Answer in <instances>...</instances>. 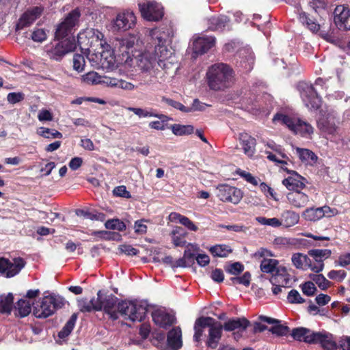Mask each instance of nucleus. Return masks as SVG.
<instances>
[{
	"instance_id": "obj_1",
	"label": "nucleus",
	"mask_w": 350,
	"mask_h": 350,
	"mask_svg": "<svg viewBox=\"0 0 350 350\" xmlns=\"http://www.w3.org/2000/svg\"><path fill=\"white\" fill-rule=\"evenodd\" d=\"M234 77L232 68L224 63L214 64L206 72L208 85L211 90L215 91L230 88L233 83Z\"/></svg>"
},
{
	"instance_id": "obj_2",
	"label": "nucleus",
	"mask_w": 350,
	"mask_h": 350,
	"mask_svg": "<svg viewBox=\"0 0 350 350\" xmlns=\"http://www.w3.org/2000/svg\"><path fill=\"white\" fill-rule=\"evenodd\" d=\"M275 124L286 126L293 134L305 138H311L314 127L308 122L298 117L284 113H277L273 118Z\"/></svg>"
},
{
	"instance_id": "obj_3",
	"label": "nucleus",
	"mask_w": 350,
	"mask_h": 350,
	"mask_svg": "<svg viewBox=\"0 0 350 350\" xmlns=\"http://www.w3.org/2000/svg\"><path fill=\"white\" fill-rule=\"evenodd\" d=\"M64 305L63 297L56 295H49L40 299L33 306V313L39 319L47 318L62 308Z\"/></svg>"
},
{
	"instance_id": "obj_4",
	"label": "nucleus",
	"mask_w": 350,
	"mask_h": 350,
	"mask_svg": "<svg viewBox=\"0 0 350 350\" xmlns=\"http://www.w3.org/2000/svg\"><path fill=\"white\" fill-rule=\"evenodd\" d=\"M119 312L125 319L141 322L145 319L147 306L139 301H122L119 304Z\"/></svg>"
},
{
	"instance_id": "obj_5",
	"label": "nucleus",
	"mask_w": 350,
	"mask_h": 350,
	"mask_svg": "<svg viewBox=\"0 0 350 350\" xmlns=\"http://www.w3.org/2000/svg\"><path fill=\"white\" fill-rule=\"evenodd\" d=\"M118 298L110 294H103L101 291L97 293L96 304L94 310H103L112 320H116L119 317V304Z\"/></svg>"
},
{
	"instance_id": "obj_6",
	"label": "nucleus",
	"mask_w": 350,
	"mask_h": 350,
	"mask_svg": "<svg viewBox=\"0 0 350 350\" xmlns=\"http://www.w3.org/2000/svg\"><path fill=\"white\" fill-rule=\"evenodd\" d=\"M76 47L74 38H66L45 46L44 50L50 59L60 61L66 54L73 51Z\"/></svg>"
},
{
	"instance_id": "obj_7",
	"label": "nucleus",
	"mask_w": 350,
	"mask_h": 350,
	"mask_svg": "<svg viewBox=\"0 0 350 350\" xmlns=\"http://www.w3.org/2000/svg\"><path fill=\"white\" fill-rule=\"evenodd\" d=\"M150 36L155 44V55L158 57V64L161 66V63L170 57L172 54L171 51L168 50L165 46L166 39L168 38L169 33L156 28L150 31Z\"/></svg>"
},
{
	"instance_id": "obj_8",
	"label": "nucleus",
	"mask_w": 350,
	"mask_h": 350,
	"mask_svg": "<svg viewBox=\"0 0 350 350\" xmlns=\"http://www.w3.org/2000/svg\"><path fill=\"white\" fill-rule=\"evenodd\" d=\"M103 38L104 35L98 29L88 28L78 34L77 42L80 47L85 49L98 45L103 47L106 44Z\"/></svg>"
},
{
	"instance_id": "obj_9",
	"label": "nucleus",
	"mask_w": 350,
	"mask_h": 350,
	"mask_svg": "<svg viewBox=\"0 0 350 350\" xmlns=\"http://www.w3.org/2000/svg\"><path fill=\"white\" fill-rule=\"evenodd\" d=\"M298 88L306 107L310 110H317L321 105V99L317 95V90L306 82H300Z\"/></svg>"
},
{
	"instance_id": "obj_10",
	"label": "nucleus",
	"mask_w": 350,
	"mask_h": 350,
	"mask_svg": "<svg viewBox=\"0 0 350 350\" xmlns=\"http://www.w3.org/2000/svg\"><path fill=\"white\" fill-rule=\"evenodd\" d=\"M80 12L75 9L70 12L65 19L59 23L55 30V38H64L72 33L73 28L78 24Z\"/></svg>"
},
{
	"instance_id": "obj_11",
	"label": "nucleus",
	"mask_w": 350,
	"mask_h": 350,
	"mask_svg": "<svg viewBox=\"0 0 350 350\" xmlns=\"http://www.w3.org/2000/svg\"><path fill=\"white\" fill-rule=\"evenodd\" d=\"M142 16L149 21H158L163 16L162 5L155 1H146L138 4Z\"/></svg>"
},
{
	"instance_id": "obj_12",
	"label": "nucleus",
	"mask_w": 350,
	"mask_h": 350,
	"mask_svg": "<svg viewBox=\"0 0 350 350\" xmlns=\"http://www.w3.org/2000/svg\"><path fill=\"white\" fill-rule=\"evenodd\" d=\"M217 196L224 202L237 204L243 198L241 189L229 185H219L216 188Z\"/></svg>"
},
{
	"instance_id": "obj_13",
	"label": "nucleus",
	"mask_w": 350,
	"mask_h": 350,
	"mask_svg": "<svg viewBox=\"0 0 350 350\" xmlns=\"http://www.w3.org/2000/svg\"><path fill=\"white\" fill-rule=\"evenodd\" d=\"M137 18L131 10H124L119 12L113 21V27L117 30L126 31L132 29L136 24Z\"/></svg>"
},
{
	"instance_id": "obj_14",
	"label": "nucleus",
	"mask_w": 350,
	"mask_h": 350,
	"mask_svg": "<svg viewBox=\"0 0 350 350\" xmlns=\"http://www.w3.org/2000/svg\"><path fill=\"white\" fill-rule=\"evenodd\" d=\"M338 119L334 112H329L323 116L318 120L319 128L330 137H335L338 134Z\"/></svg>"
},
{
	"instance_id": "obj_15",
	"label": "nucleus",
	"mask_w": 350,
	"mask_h": 350,
	"mask_svg": "<svg viewBox=\"0 0 350 350\" xmlns=\"http://www.w3.org/2000/svg\"><path fill=\"white\" fill-rule=\"evenodd\" d=\"M25 266V261L21 258H14L12 261L0 258V273L7 278L18 274Z\"/></svg>"
},
{
	"instance_id": "obj_16",
	"label": "nucleus",
	"mask_w": 350,
	"mask_h": 350,
	"mask_svg": "<svg viewBox=\"0 0 350 350\" xmlns=\"http://www.w3.org/2000/svg\"><path fill=\"white\" fill-rule=\"evenodd\" d=\"M43 12V8L36 6L27 10L19 18L16 24V30L23 29L32 25Z\"/></svg>"
},
{
	"instance_id": "obj_17",
	"label": "nucleus",
	"mask_w": 350,
	"mask_h": 350,
	"mask_svg": "<svg viewBox=\"0 0 350 350\" xmlns=\"http://www.w3.org/2000/svg\"><path fill=\"white\" fill-rule=\"evenodd\" d=\"M334 22L339 29L350 30V9L338 5L334 10Z\"/></svg>"
},
{
	"instance_id": "obj_18",
	"label": "nucleus",
	"mask_w": 350,
	"mask_h": 350,
	"mask_svg": "<svg viewBox=\"0 0 350 350\" xmlns=\"http://www.w3.org/2000/svg\"><path fill=\"white\" fill-rule=\"evenodd\" d=\"M312 344H319L325 350H335L338 347L334 336L325 331L314 332Z\"/></svg>"
},
{
	"instance_id": "obj_19",
	"label": "nucleus",
	"mask_w": 350,
	"mask_h": 350,
	"mask_svg": "<svg viewBox=\"0 0 350 350\" xmlns=\"http://www.w3.org/2000/svg\"><path fill=\"white\" fill-rule=\"evenodd\" d=\"M331 254V250L327 249L310 250L308 254L315 260V262L312 264V271L316 273L321 271L324 267L323 260L328 258Z\"/></svg>"
},
{
	"instance_id": "obj_20",
	"label": "nucleus",
	"mask_w": 350,
	"mask_h": 350,
	"mask_svg": "<svg viewBox=\"0 0 350 350\" xmlns=\"http://www.w3.org/2000/svg\"><path fill=\"white\" fill-rule=\"evenodd\" d=\"M154 323L160 327L167 328L174 323V317L164 309H157L152 313Z\"/></svg>"
},
{
	"instance_id": "obj_21",
	"label": "nucleus",
	"mask_w": 350,
	"mask_h": 350,
	"mask_svg": "<svg viewBox=\"0 0 350 350\" xmlns=\"http://www.w3.org/2000/svg\"><path fill=\"white\" fill-rule=\"evenodd\" d=\"M215 43V38L213 36H202L194 40L193 42V51L196 55H202L211 49Z\"/></svg>"
},
{
	"instance_id": "obj_22",
	"label": "nucleus",
	"mask_w": 350,
	"mask_h": 350,
	"mask_svg": "<svg viewBox=\"0 0 350 350\" xmlns=\"http://www.w3.org/2000/svg\"><path fill=\"white\" fill-rule=\"evenodd\" d=\"M306 179L295 172H293L291 176L282 180V184L292 191L304 189L306 187Z\"/></svg>"
},
{
	"instance_id": "obj_23",
	"label": "nucleus",
	"mask_w": 350,
	"mask_h": 350,
	"mask_svg": "<svg viewBox=\"0 0 350 350\" xmlns=\"http://www.w3.org/2000/svg\"><path fill=\"white\" fill-rule=\"evenodd\" d=\"M288 203L295 208H300L306 206L309 202V197L300 191L289 192L287 196Z\"/></svg>"
},
{
	"instance_id": "obj_24",
	"label": "nucleus",
	"mask_w": 350,
	"mask_h": 350,
	"mask_svg": "<svg viewBox=\"0 0 350 350\" xmlns=\"http://www.w3.org/2000/svg\"><path fill=\"white\" fill-rule=\"evenodd\" d=\"M156 57L149 52H144L136 59L137 67L142 71L148 72L152 69L156 64Z\"/></svg>"
},
{
	"instance_id": "obj_25",
	"label": "nucleus",
	"mask_w": 350,
	"mask_h": 350,
	"mask_svg": "<svg viewBox=\"0 0 350 350\" xmlns=\"http://www.w3.org/2000/svg\"><path fill=\"white\" fill-rule=\"evenodd\" d=\"M208 327L207 345L212 349H215L221 338L223 327L220 323H215V321Z\"/></svg>"
},
{
	"instance_id": "obj_26",
	"label": "nucleus",
	"mask_w": 350,
	"mask_h": 350,
	"mask_svg": "<svg viewBox=\"0 0 350 350\" xmlns=\"http://www.w3.org/2000/svg\"><path fill=\"white\" fill-rule=\"evenodd\" d=\"M272 284L288 286L291 282L290 275L284 267L280 266L270 278Z\"/></svg>"
},
{
	"instance_id": "obj_27",
	"label": "nucleus",
	"mask_w": 350,
	"mask_h": 350,
	"mask_svg": "<svg viewBox=\"0 0 350 350\" xmlns=\"http://www.w3.org/2000/svg\"><path fill=\"white\" fill-rule=\"evenodd\" d=\"M138 41L137 38L134 35H129L121 39L116 40V46L119 48V51L122 54L126 53L127 55L130 51H133L136 42Z\"/></svg>"
},
{
	"instance_id": "obj_28",
	"label": "nucleus",
	"mask_w": 350,
	"mask_h": 350,
	"mask_svg": "<svg viewBox=\"0 0 350 350\" xmlns=\"http://www.w3.org/2000/svg\"><path fill=\"white\" fill-rule=\"evenodd\" d=\"M250 324V321L244 317L231 319L224 323V329L228 332L236 329H238L239 332H243L246 329Z\"/></svg>"
},
{
	"instance_id": "obj_29",
	"label": "nucleus",
	"mask_w": 350,
	"mask_h": 350,
	"mask_svg": "<svg viewBox=\"0 0 350 350\" xmlns=\"http://www.w3.org/2000/svg\"><path fill=\"white\" fill-rule=\"evenodd\" d=\"M314 334V332L305 327L295 328L291 332L295 340L308 344H312Z\"/></svg>"
},
{
	"instance_id": "obj_30",
	"label": "nucleus",
	"mask_w": 350,
	"mask_h": 350,
	"mask_svg": "<svg viewBox=\"0 0 350 350\" xmlns=\"http://www.w3.org/2000/svg\"><path fill=\"white\" fill-rule=\"evenodd\" d=\"M187 235L181 227L175 226L170 233L171 241L175 247H185L187 242L185 239Z\"/></svg>"
},
{
	"instance_id": "obj_31",
	"label": "nucleus",
	"mask_w": 350,
	"mask_h": 350,
	"mask_svg": "<svg viewBox=\"0 0 350 350\" xmlns=\"http://www.w3.org/2000/svg\"><path fill=\"white\" fill-rule=\"evenodd\" d=\"M293 265L297 268L302 270L310 269L312 270V263L309 257L302 253H295L291 258Z\"/></svg>"
},
{
	"instance_id": "obj_32",
	"label": "nucleus",
	"mask_w": 350,
	"mask_h": 350,
	"mask_svg": "<svg viewBox=\"0 0 350 350\" xmlns=\"http://www.w3.org/2000/svg\"><path fill=\"white\" fill-rule=\"evenodd\" d=\"M239 139L244 152L249 156H252L254 154L255 150V138L249 135L246 133H242L240 134Z\"/></svg>"
},
{
	"instance_id": "obj_33",
	"label": "nucleus",
	"mask_w": 350,
	"mask_h": 350,
	"mask_svg": "<svg viewBox=\"0 0 350 350\" xmlns=\"http://www.w3.org/2000/svg\"><path fill=\"white\" fill-rule=\"evenodd\" d=\"M214 319L211 317H200L196 321L194 325L195 334L193 338L196 341H198L203 334V328L209 326L213 323Z\"/></svg>"
},
{
	"instance_id": "obj_34",
	"label": "nucleus",
	"mask_w": 350,
	"mask_h": 350,
	"mask_svg": "<svg viewBox=\"0 0 350 350\" xmlns=\"http://www.w3.org/2000/svg\"><path fill=\"white\" fill-rule=\"evenodd\" d=\"M299 215L298 213L293 211H285L281 215L280 219L281 226H284L286 228L291 227L295 226L299 222Z\"/></svg>"
},
{
	"instance_id": "obj_35",
	"label": "nucleus",
	"mask_w": 350,
	"mask_h": 350,
	"mask_svg": "<svg viewBox=\"0 0 350 350\" xmlns=\"http://www.w3.org/2000/svg\"><path fill=\"white\" fill-rule=\"evenodd\" d=\"M170 347L177 350L182 346L181 330L180 327H176L169 332L167 339Z\"/></svg>"
},
{
	"instance_id": "obj_36",
	"label": "nucleus",
	"mask_w": 350,
	"mask_h": 350,
	"mask_svg": "<svg viewBox=\"0 0 350 350\" xmlns=\"http://www.w3.org/2000/svg\"><path fill=\"white\" fill-rule=\"evenodd\" d=\"M299 14V21L312 32H317L320 29V25L314 19L310 18L309 15L303 11L297 9Z\"/></svg>"
},
{
	"instance_id": "obj_37",
	"label": "nucleus",
	"mask_w": 350,
	"mask_h": 350,
	"mask_svg": "<svg viewBox=\"0 0 350 350\" xmlns=\"http://www.w3.org/2000/svg\"><path fill=\"white\" fill-rule=\"evenodd\" d=\"M129 111L133 112L136 116L139 118H148V117H154L159 119H161L163 120H168V117L163 115L158 114L154 112L152 109L147 110L142 108H137V107H128Z\"/></svg>"
},
{
	"instance_id": "obj_38",
	"label": "nucleus",
	"mask_w": 350,
	"mask_h": 350,
	"mask_svg": "<svg viewBox=\"0 0 350 350\" xmlns=\"http://www.w3.org/2000/svg\"><path fill=\"white\" fill-rule=\"evenodd\" d=\"M208 29L213 31L222 30L229 23L226 16H213L208 19Z\"/></svg>"
},
{
	"instance_id": "obj_39",
	"label": "nucleus",
	"mask_w": 350,
	"mask_h": 350,
	"mask_svg": "<svg viewBox=\"0 0 350 350\" xmlns=\"http://www.w3.org/2000/svg\"><path fill=\"white\" fill-rule=\"evenodd\" d=\"M278 261L275 259L264 258L261 262L260 268L263 273L273 275L277 270Z\"/></svg>"
},
{
	"instance_id": "obj_40",
	"label": "nucleus",
	"mask_w": 350,
	"mask_h": 350,
	"mask_svg": "<svg viewBox=\"0 0 350 350\" xmlns=\"http://www.w3.org/2000/svg\"><path fill=\"white\" fill-rule=\"evenodd\" d=\"M36 133L39 136L48 139H62L63 137L62 133L58 131L44 126L39 127L36 131Z\"/></svg>"
},
{
	"instance_id": "obj_41",
	"label": "nucleus",
	"mask_w": 350,
	"mask_h": 350,
	"mask_svg": "<svg viewBox=\"0 0 350 350\" xmlns=\"http://www.w3.org/2000/svg\"><path fill=\"white\" fill-rule=\"evenodd\" d=\"M209 252L213 256L225 258L232 252V250L227 245H216L211 247Z\"/></svg>"
},
{
	"instance_id": "obj_42",
	"label": "nucleus",
	"mask_w": 350,
	"mask_h": 350,
	"mask_svg": "<svg viewBox=\"0 0 350 350\" xmlns=\"http://www.w3.org/2000/svg\"><path fill=\"white\" fill-rule=\"evenodd\" d=\"M13 305V295L8 293L7 295H0V312L10 313Z\"/></svg>"
},
{
	"instance_id": "obj_43",
	"label": "nucleus",
	"mask_w": 350,
	"mask_h": 350,
	"mask_svg": "<svg viewBox=\"0 0 350 350\" xmlns=\"http://www.w3.org/2000/svg\"><path fill=\"white\" fill-rule=\"evenodd\" d=\"M16 310L21 317H27L31 311V304L25 298H22L18 301Z\"/></svg>"
},
{
	"instance_id": "obj_44",
	"label": "nucleus",
	"mask_w": 350,
	"mask_h": 350,
	"mask_svg": "<svg viewBox=\"0 0 350 350\" xmlns=\"http://www.w3.org/2000/svg\"><path fill=\"white\" fill-rule=\"evenodd\" d=\"M151 342L155 347L159 349H165L166 347L165 333L159 330L154 331L152 333Z\"/></svg>"
},
{
	"instance_id": "obj_45",
	"label": "nucleus",
	"mask_w": 350,
	"mask_h": 350,
	"mask_svg": "<svg viewBox=\"0 0 350 350\" xmlns=\"http://www.w3.org/2000/svg\"><path fill=\"white\" fill-rule=\"evenodd\" d=\"M76 215L79 217H83L86 219H90L91 220H98V221H104L105 219V215L101 213L97 212H90L83 209H77L75 211Z\"/></svg>"
},
{
	"instance_id": "obj_46",
	"label": "nucleus",
	"mask_w": 350,
	"mask_h": 350,
	"mask_svg": "<svg viewBox=\"0 0 350 350\" xmlns=\"http://www.w3.org/2000/svg\"><path fill=\"white\" fill-rule=\"evenodd\" d=\"M77 319V316L76 314H73L71 316L70 319L67 321L62 329L58 334V336L60 338H64L71 333L75 327Z\"/></svg>"
},
{
	"instance_id": "obj_47",
	"label": "nucleus",
	"mask_w": 350,
	"mask_h": 350,
	"mask_svg": "<svg viewBox=\"0 0 350 350\" xmlns=\"http://www.w3.org/2000/svg\"><path fill=\"white\" fill-rule=\"evenodd\" d=\"M171 129L175 135L178 136L191 134L194 131L193 126L191 125H182L179 124L172 125Z\"/></svg>"
},
{
	"instance_id": "obj_48",
	"label": "nucleus",
	"mask_w": 350,
	"mask_h": 350,
	"mask_svg": "<svg viewBox=\"0 0 350 350\" xmlns=\"http://www.w3.org/2000/svg\"><path fill=\"white\" fill-rule=\"evenodd\" d=\"M185 247L186 249L183 256L189 261V263L193 264L196 258L194 252L199 251L200 248L197 244L191 243H187Z\"/></svg>"
},
{
	"instance_id": "obj_49",
	"label": "nucleus",
	"mask_w": 350,
	"mask_h": 350,
	"mask_svg": "<svg viewBox=\"0 0 350 350\" xmlns=\"http://www.w3.org/2000/svg\"><path fill=\"white\" fill-rule=\"evenodd\" d=\"M303 216L307 220L317 221L323 217V213H321L320 208H310L304 212Z\"/></svg>"
},
{
	"instance_id": "obj_50",
	"label": "nucleus",
	"mask_w": 350,
	"mask_h": 350,
	"mask_svg": "<svg viewBox=\"0 0 350 350\" xmlns=\"http://www.w3.org/2000/svg\"><path fill=\"white\" fill-rule=\"evenodd\" d=\"M308 6L318 14L326 12V3L323 0H307Z\"/></svg>"
},
{
	"instance_id": "obj_51",
	"label": "nucleus",
	"mask_w": 350,
	"mask_h": 350,
	"mask_svg": "<svg viewBox=\"0 0 350 350\" xmlns=\"http://www.w3.org/2000/svg\"><path fill=\"white\" fill-rule=\"evenodd\" d=\"M296 152L299 159L303 161H314L317 159L314 153L308 149L297 148Z\"/></svg>"
},
{
	"instance_id": "obj_52",
	"label": "nucleus",
	"mask_w": 350,
	"mask_h": 350,
	"mask_svg": "<svg viewBox=\"0 0 350 350\" xmlns=\"http://www.w3.org/2000/svg\"><path fill=\"white\" fill-rule=\"evenodd\" d=\"M81 80L83 83L89 85L99 84L101 81V76L97 72L92 71L81 76Z\"/></svg>"
},
{
	"instance_id": "obj_53",
	"label": "nucleus",
	"mask_w": 350,
	"mask_h": 350,
	"mask_svg": "<svg viewBox=\"0 0 350 350\" xmlns=\"http://www.w3.org/2000/svg\"><path fill=\"white\" fill-rule=\"evenodd\" d=\"M49 31L44 28H35L31 34V39L36 42H42L47 39Z\"/></svg>"
},
{
	"instance_id": "obj_54",
	"label": "nucleus",
	"mask_w": 350,
	"mask_h": 350,
	"mask_svg": "<svg viewBox=\"0 0 350 350\" xmlns=\"http://www.w3.org/2000/svg\"><path fill=\"white\" fill-rule=\"evenodd\" d=\"M96 304V298H92L90 301L82 299L78 301V306L81 312H91L94 310V305Z\"/></svg>"
},
{
	"instance_id": "obj_55",
	"label": "nucleus",
	"mask_w": 350,
	"mask_h": 350,
	"mask_svg": "<svg viewBox=\"0 0 350 350\" xmlns=\"http://www.w3.org/2000/svg\"><path fill=\"white\" fill-rule=\"evenodd\" d=\"M105 226L107 229L116 230L118 231H124L126 229L125 224L118 219H112L107 220Z\"/></svg>"
},
{
	"instance_id": "obj_56",
	"label": "nucleus",
	"mask_w": 350,
	"mask_h": 350,
	"mask_svg": "<svg viewBox=\"0 0 350 350\" xmlns=\"http://www.w3.org/2000/svg\"><path fill=\"white\" fill-rule=\"evenodd\" d=\"M310 278L322 290H325L330 286V282L322 274L313 275Z\"/></svg>"
},
{
	"instance_id": "obj_57",
	"label": "nucleus",
	"mask_w": 350,
	"mask_h": 350,
	"mask_svg": "<svg viewBox=\"0 0 350 350\" xmlns=\"http://www.w3.org/2000/svg\"><path fill=\"white\" fill-rule=\"evenodd\" d=\"M85 64V58L82 55L75 54L73 56V68L80 72L84 69Z\"/></svg>"
},
{
	"instance_id": "obj_58",
	"label": "nucleus",
	"mask_w": 350,
	"mask_h": 350,
	"mask_svg": "<svg viewBox=\"0 0 350 350\" xmlns=\"http://www.w3.org/2000/svg\"><path fill=\"white\" fill-rule=\"evenodd\" d=\"M162 101L164 102L165 103H166L167 105H168L175 109H177L181 111H183V112H189L191 111V109L187 108V107H185L180 103L174 100L171 98L163 97Z\"/></svg>"
},
{
	"instance_id": "obj_59",
	"label": "nucleus",
	"mask_w": 350,
	"mask_h": 350,
	"mask_svg": "<svg viewBox=\"0 0 350 350\" xmlns=\"http://www.w3.org/2000/svg\"><path fill=\"white\" fill-rule=\"evenodd\" d=\"M256 221L262 225L270 226L273 227H279L281 226L280 219L273 218H266L264 217H258L256 218Z\"/></svg>"
},
{
	"instance_id": "obj_60",
	"label": "nucleus",
	"mask_w": 350,
	"mask_h": 350,
	"mask_svg": "<svg viewBox=\"0 0 350 350\" xmlns=\"http://www.w3.org/2000/svg\"><path fill=\"white\" fill-rule=\"evenodd\" d=\"M269 331L272 334L278 336H286L289 333L290 329L287 326L276 323V325L272 327Z\"/></svg>"
},
{
	"instance_id": "obj_61",
	"label": "nucleus",
	"mask_w": 350,
	"mask_h": 350,
	"mask_svg": "<svg viewBox=\"0 0 350 350\" xmlns=\"http://www.w3.org/2000/svg\"><path fill=\"white\" fill-rule=\"evenodd\" d=\"M287 299L288 302L291 304H301L305 301L304 299L301 297L299 293L295 289L289 291L287 296Z\"/></svg>"
},
{
	"instance_id": "obj_62",
	"label": "nucleus",
	"mask_w": 350,
	"mask_h": 350,
	"mask_svg": "<svg viewBox=\"0 0 350 350\" xmlns=\"http://www.w3.org/2000/svg\"><path fill=\"white\" fill-rule=\"evenodd\" d=\"M303 293L307 296H312L317 291V288L312 282H306L301 285Z\"/></svg>"
},
{
	"instance_id": "obj_63",
	"label": "nucleus",
	"mask_w": 350,
	"mask_h": 350,
	"mask_svg": "<svg viewBox=\"0 0 350 350\" xmlns=\"http://www.w3.org/2000/svg\"><path fill=\"white\" fill-rule=\"evenodd\" d=\"M113 193L116 196L122 197L126 199L131 198L130 192L127 191L126 187L124 185L116 187L113 190Z\"/></svg>"
},
{
	"instance_id": "obj_64",
	"label": "nucleus",
	"mask_w": 350,
	"mask_h": 350,
	"mask_svg": "<svg viewBox=\"0 0 350 350\" xmlns=\"http://www.w3.org/2000/svg\"><path fill=\"white\" fill-rule=\"evenodd\" d=\"M327 276L332 280H335L338 282H342L347 276V273L344 270H332Z\"/></svg>"
}]
</instances>
